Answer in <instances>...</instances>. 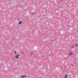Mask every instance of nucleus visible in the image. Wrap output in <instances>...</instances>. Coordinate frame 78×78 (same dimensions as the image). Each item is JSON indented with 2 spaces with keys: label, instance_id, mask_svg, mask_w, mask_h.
Listing matches in <instances>:
<instances>
[{
  "label": "nucleus",
  "instance_id": "7",
  "mask_svg": "<svg viewBox=\"0 0 78 78\" xmlns=\"http://www.w3.org/2000/svg\"><path fill=\"white\" fill-rule=\"evenodd\" d=\"M76 47H78V44H76Z\"/></svg>",
  "mask_w": 78,
  "mask_h": 78
},
{
  "label": "nucleus",
  "instance_id": "16",
  "mask_svg": "<svg viewBox=\"0 0 78 78\" xmlns=\"http://www.w3.org/2000/svg\"><path fill=\"white\" fill-rule=\"evenodd\" d=\"M18 20H19V19Z\"/></svg>",
  "mask_w": 78,
  "mask_h": 78
},
{
  "label": "nucleus",
  "instance_id": "2",
  "mask_svg": "<svg viewBox=\"0 0 78 78\" xmlns=\"http://www.w3.org/2000/svg\"><path fill=\"white\" fill-rule=\"evenodd\" d=\"M70 54H69V56H70L71 55H73V53L72 52V51H70Z\"/></svg>",
  "mask_w": 78,
  "mask_h": 78
},
{
  "label": "nucleus",
  "instance_id": "1",
  "mask_svg": "<svg viewBox=\"0 0 78 78\" xmlns=\"http://www.w3.org/2000/svg\"><path fill=\"white\" fill-rule=\"evenodd\" d=\"M19 56H20V55H17L16 56L15 58H16L17 59H18V58H19Z\"/></svg>",
  "mask_w": 78,
  "mask_h": 78
},
{
  "label": "nucleus",
  "instance_id": "3",
  "mask_svg": "<svg viewBox=\"0 0 78 78\" xmlns=\"http://www.w3.org/2000/svg\"><path fill=\"white\" fill-rule=\"evenodd\" d=\"M67 75L66 74L65 76V78H67Z\"/></svg>",
  "mask_w": 78,
  "mask_h": 78
},
{
  "label": "nucleus",
  "instance_id": "5",
  "mask_svg": "<svg viewBox=\"0 0 78 78\" xmlns=\"http://www.w3.org/2000/svg\"><path fill=\"white\" fill-rule=\"evenodd\" d=\"M22 23V22L21 21H20L19 22V24H21Z\"/></svg>",
  "mask_w": 78,
  "mask_h": 78
},
{
  "label": "nucleus",
  "instance_id": "4",
  "mask_svg": "<svg viewBox=\"0 0 78 78\" xmlns=\"http://www.w3.org/2000/svg\"><path fill=\"white\" fill-rule=\"evenodd\" d=\"M21 53L22 54V55H25V54H24V52H23L22 51L21 52Z\"/></svg>",
  "mask_w": 78,
  "mask_h": 78
},
{
  "label": "nucleus",
  "instance_id": "12",
  "mask_svg": "<svg viewBox=\"0 0 78 78\" xmlns=\"http://www.w3.org/2000/svg\"><path fill=\"white\" fill-rule=\"evenodd\" d=\"M73 65H72V67H73Z\"/></svg>",
  "mask_w": 78,
  "mask_h": 78
},
{
  "label": "nucleus",
  "instance_id": "11",
  "mask_svg": "<svg viewBox=\"0 0 78 78\" xmlns=\"http://www.w3.org/2000/svg\"><path fill=\"white\" fill-rule=\"evenodd\" d=\"M72 47V48H73V46H72V47Z\"/></svg>",
  "mask_w": 78,
  "mask_h": 78
},
{
  "label": "nucleus",
  "instance_id": "14",
  "mask_svg": "<svg viewBox=\"0 0 78 78\" xmlns=\"http://www.w3.org/2000/svg\"><path fill=\"white\" fill-rule=\"evenodd\" d=\"M65 69H66V67H65Z\"/></svg>",
  "mask_w": 78,
  "mask_h": 78
},
{
  "label": "nucleus",
  "instance_id": "9",
  "mask_svg": "<svg viewBox=\"0 0 78 78\" xmlns=\"http://www.w3.org/2000/svg\"><path fill=\"white\" fill-rule=\"evenodd\" d=\"M24 77H27V76H26V75H24Z\"/></svg>",
  "mask_w": 78,
  "mask_h": 78
},
{
  "label": "nucleus",
  "instance_id": "13",
  "mask_svg": "<svg viewBox=\"0 0 78 78\" xmlns=\"http://www.w3.org/2000/svg\"><path fill=\"white\" fill-rule=\"evenodd\" d=\"M15 53H16V51H15Z\"/></svg>",
  "mask_w": 78,
  "mask_h": 78
},
{
  "label": "nucleus",
  "instance_id": "8",
  "mask_svg": "<svg viewBox=\"0 0 78 78\" xmlns=\"http://www.w3.org/2000/svg\"><path fill=\"white\" fill-rule=\"evenodd\" d=\"M33 52H31L30 53L31 55H33Z\"/></svg>",
  "mask_w": 78,
  "mask_h": 78
},
{
  "label": "nucleus",
  "instance_id": "15",
  "mask_svg": "<svg viewBox=\"0 0 78 78\" xmlns=\"http://www.w3.org/2000/svg\"><path fill=\"white\" fill-rule=\"evenodd\" d=\"M52 41H53V40H52Z\"/></svg>",
  "mask_w": 78,
  "mask_h": 78
},
{
  "label": "nucleus",
  "instance_id": "10",
  "mask_svg": "<svg viewBox=\"0 0 78 78\" xmlns=\"http://www.w3.org/2000/svg\"><path fill=\"white\" fill-rule=\"evenodd\" d=\"M34 14V13H32V14Z\"/></svg>",
  "mask_w": 78,
  "mask_h": 78
},
{
  "label": "nucleus",
  "instance_id": "6",
  "mask_svg": "<svg viewBox=\"0 0 78 78\" xmlns=\"http://www.w3.org/2000/svg\"><path fill=\"white\" fill-rule=\"evenodd\" d=\"M21 78H24V76H23V75H22L21 76Z\"/></svg>",
  "mask_w": 78,
  "mask_h": 78
}]
</instances>
